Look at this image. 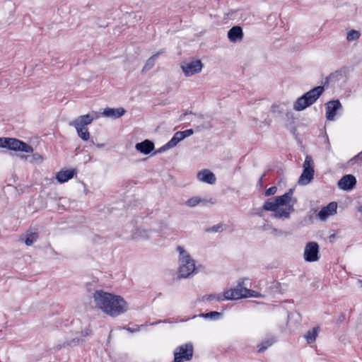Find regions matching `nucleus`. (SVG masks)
Returning a JSON list of instances; mask_svg holds the SVG:
<instances>
[{
    "instance_id": "1",
    "label": "nucleus",
    "mask_w": 362,
    "mask_h": 362,
    "mask_svg": "<svg viewBox=\"0 0 362 362\" xmlns=\"http://www.w3.org/2000/svg\"><path fill=\"white\" fill-rule=\"evenodd\" d=\"M93 298L95 306L111 317H117L128 310L127 303L120 296L96 290Z\"/></svg>"
},
{
    "instance_id": "2",
    "label": "nucleus",
    "mask_w": 362,
    "mask_h": 362,
    "mask_svg": "<svg viewBox=\"0 0 362 362\" xmlns=\"http://www.w3.org/2000/svg\"><path fill=\"white\" fill-rule=\"evenodd\" d=\"M293 189H289L281 196H276L267 199L263 204V209L272 211L275 218L288 220L294 209L296 199H293Z\"/></svg>"
},
{
    "instance_id": "3",
    "label": "nucleus",
    "mask_w": 362,
    "mask_h": 362,
    "mask_svg": "<svg viewBox=\"0 0 362 362\" xmlns=\"http://www.w3.org/2000/svg\"><path fill=\"white\" fill-rule=\"evenodd\" d=\"M245 279H240L238 281V284L235 288H230L223 292V295L221 294H209L205 295L202 296V300H208V301H222L224 300H238L243 298H248V297H258L259 293L253 290L247 289L246 288H243V286L244 284Z\"/></svg>"
},
{
    "instance_id": "4",
    "label": "nucleus",
    "mask_w": 362,
    "mask_h": 362,
    "mask_svg": "<svg viewBox=\"0 0 362 362\" xmlns=\"http://www.w3.org/2000/svg\"><path fill=\"white\" fill-rule=\"evenodd\" d=\"M325 90L324 86H318L299 97L293 104V109L302 111L314 104Z\"/></svg>"
},
{
    "instance_id": "5",
    "label": "nucleus",
    "mask_w": 362,
    "mask_h": 362,
    "mask_svg": "<svg viewBox=\"0 0 362 362\" xmlns=\"http://www.w3.org/2000/svg\"><path fill=\"white\" fill-rule=\"evenodd\" d=\"M180 267L179 278H188L195 272V262L182 246H178Z\"/></svg>"
},
{
    "instance_id": "6",
    "label": "nucleus",
    "mask_w": 362,
    "mask_h": 362,
    "mask_svg": "<svg viewBox=\"0 0 362 362\" xmlns=\"http://www.w3.org/2000/svg\"><path fill=\"white\" fill-rule=\"evenodd\" d=\"M303 173L298 179L300 185H306L309 184L314 177V162L311 156L307 155L303 165Z\"/></svg>"
},
{
    "instance_id": "7",
    "label": "nucleus",
    "mask_w": 362,
    "mask_h": 362,
    "mask_svg": "<svg viewBox=\"0 0 362 362\" xmlns=\"http://www.w3.org/2000/svg\"><path fill=\"white\" fill-rule=\"evenodd\" d=\"M194 353L193 345L187 343L178 346L174 351V361L184 362L192 359Z\"/></svg>"
},
{
    "instance_id": "8",
    "label": "nucleus",
    "mask_w": 362,
    "mask_h": 362,
    "mask_svg": "<svg viewBox=\"0 0 362 362\" xmlns=\"http://www.w3.org/2000/svg\"><path fill=\"white\" fill-rule=\"evenodd\" d=\"M180 67L185 76L189 77L200 73L203 68V64L200 59H189L181 62Z\"/></svg>"
},
{
    "instance_id": "9",
    "label": "nucleus",
    "mask_w": 362,
    "mask_h": 362,
    "mask_svg": "<svg viewBox=\"0 0 362 362\" xmlns=\"http://www.w3.org/2000/svg\"><path fill=\"white\" fill-rule=\"evenodd\" d=\"M304 259L306 262H313L319 259V245L316 242H309L304 250Z\"/></svg>"
},
{
    "instance_id": "10",
    "label": "nucleus",
    "mask_w": 362,
    "mask_h": 362,
    "mask_svg": "<svg viewBox=\"0 0 362 362\" xmlns=\"http://www.w3.org/2000/svg\"><path fill=\"white\" fill-rule=\"evenodd\" d=\"M7 148L12 151H20L25 153L33 152V148L31 146L14 138H8Z\"/></svg>"
},
{
    "instance_id": "11",
    "label": "nucleus",
    "mask_w": 362,
    "mask_h": 362,
    "mask_svg": "<svg viewBox=\"0 0 362 362\" xmlns=\"http://www.w3.org/2000/svg\"><path fill=\"white\" fill-rule=\"evenodd\" d=\"M326 118L327 120L333 121L337 115V110L341 109L342 106L339 100H330L325 104Z\"/></svg>"
},
{
    "instance_id": "12",
    "label": "nucleus",
    "mask_w": 362,
    "mask_h": 362,
    "mask_svg": "<svg viewBox=\"0 0 362 362\" xmlns=\"http://www.w3.org/2000/svg\"><path fill=\"white\" fill-rule=\"evenodd\" d=\"M337 185L343 190H351L356 185V179L352 175H345L338 181Z\"/></svg>"
},
{
    "instance_id": "13",
    "label": "nucleus",
    "mask_w": 362,
    "mask_h": 362,
    "mask_svg": "<svg viewBox=\"0 0 362 362\" xmlns=\"http://www.w3.org/2000/svg\"><path fill=\"white\" fill-rule=\"evenodd\" d=\"M227 36L230 42H238L243 40L244 34L242 28L239 25H235L228 31Z\"/></svg>"
},
{
    "instance_id": "14",
    "label": "nucleus",
    "mask_w": 362,
    "mask_h": 362,
    "mask_svg": "<svg viewBox=\"0 0 362 362\" xmlns=\"http://www.w3.org/2000/svg\"><path fill=\"white\" fill-rule=\"evenodd\" d=\"M337 204L335 202L329 203L326 206L321 209L318 213L320 219L325 220L329 216L333 215L337 212Z\"/></svg>"
},
{
    "instance_id": "15",
    "label": "nucleus",
    "mask_w": 362,
    "mask_h": 362,
    "mask_svg": "<svg viewBox=\"0 0 362 362\" xmlns=\"http://www.w3.org/2000/svg\"><path fill=\"white\" fill-rule=\"evenodd\" d=\"M197 179L203 182L213 185L216 181L215 175L209 170L205 169L199 171L197 173Z\"/></svg>"
},
{
    "instance_id": "16",
    "label": "nucleus",
    "mask_w": 362,
    "mask_h": 362,
    "mask_svg": "<svg viewBox=\"0 0 362 362\" xmlns=\"http://www.w3.org/2000/svg\"><path fill=\"white\" fill-rule=\"evenodd\" d=\"M154 144L153 141L146 139L140 143H137L135 146L136 151L144 155L149 154L154 149Z\"/></svg>"
},
{
    "instance_id": "17",
    "label": "nucleus",
    "mask_w": 362,
    "mask_h": 362,
    "mask_svg": "<svg viewBox=\"0 0 362 362\" xmlns=\"http://www.w3.org/2000/svg\"><path fill=\"white\" fill-rule=\"evenodd\" d=\"M93 120V117L89 114H87L78 117L74 120L71 121L69 124L70 126H80L83 127L90 124Z\"/></svg>"
},
{
    "instance_id": "18",
    "label": "nucleus",
    "mask_w": 362,
    "mask_h": 362,
    "mask_svg": "<svg viewBox=\"0 0 362 362\" xmlns=\"http://www.w3.org/2000/svg\"><path fill=\"white\" fill-rule=\"evenodd\" d=\"M126 112V110L123 107L118 108H110L107 107L104 110L103 114L107 117H111L113 119H117L123 116Z\"/></svg>"
},
{
    "instance_id": "19",
    "label": "nucleus",
    "mask_w": 362,
    "mask_h": 362,
    "mask_svg": "<svg viewBox=\"0 0 362 362\" xmlns=\"http://www.w3.org/2000/svg\"><path fill=\"white\" fill-rule=\"evenodd\" d=\"M74 175V170H61L57 174L56 179L59 183H64L71 179Z\"/></svg>"
},
{
    "instance_id": "20",
    "label": "nucleus",
    "mask_w": 362,
    "mask_h": 362,
    "mask_svg": "<svg viewBox=\"0 0 362 362\" xmlns=\"http://www.w3.org/2000/svg\"><path fill=\"white\" fill-rule=\"evenodd\" d=\"M165 52L164 49H160L157 53L153 54L146 62L143 69L142 72H146L149 70H151L155 65V61L156 59Z\"/></svg>"
},
{
    "instance_id": "21",
    "label": "nucleus",
    "mask_w": 362,
    "mask_h": 362,
    "mask_svg": "<svg viewBox=\"0 0 362 362\" xmlns=\"http://www.w3.org/2000/svg\"><path fill=\"white\" fill-rule=\"evenodd\" d=\"M207 202H211V204L214 203L212 199H210L209 201H207L206 199H202L199 197H193L189 199L185 202V204L189 207H194L199 204L203 203L204 204H206Z\"/></svg>"
},
{
    "instance_id": "22",
    "label": "nucleus",
    "mask_w": 362,
    "mask_h": 362,
    "mask_svg": "<svg viewBox=\"0 0 362 362\" xmlns=\"http://www.w3.org/2000/svg\"><path fill=\"white\" fill-rule=\"evenodd\" d=\"M319 332L318 327H313L309 329L305 334V338L308 344H312L316 340V337Z\"/></svg>"
},
{
    "instance_id": "23",
    "label": "nucleus",
    "mask_w": 362,
    "mask_h": 362,
    "mask_svg": "<svg viewBox=\"0 0 362 362\" xmlns=\"http://www.w3.org/2000/svg\"><path fill=\"white\" fill-rule=\"evenodd\" d=\"M77 132L78 136L83 141H88L90 138V133L86 127L74 126Z\"/></svg>"
},
{
    "instance_id": "24",
    "label": "nucleus",
    "mask_w": 362,
    "mask_h": 362,
    "mask_svg": "<svg viewBox=\"0 0 362 362\" xmlns=\"http://www.w3.org/2000/svg\"><path fill=\"white\" fill-rule=\"evenodd\" d=\"M149 238L148 231L146 230L136 229L132 234V238L135 240L148 239Z\"/></svg>"
},
{
    "instance_id": "25",
    "label": "nucleus",
    "mask_w": 362,
    "mask_h": 362,
    "mask_svg": "<svg viewBox=\"0 0 362 362\" xmlns=\"http://www.w3.org/2000/svg\"><path fill=\"white\" fill-rule=\"evenodd\" d=\"M275 342L274 339H268L257 346L259 353L264 352L268 347L271 346Z\"/></svg>"
},
{
    "instance_id": "26",
    "label": "nucleus",
    "mask_w": 362,
    "mask_h": 362,
    "mask_svg": "<svg viewBox=\"0 0 362 362\" xmlns=\"http://www.w3.org/2000/svg\"><path fill=\"white\" fill-rule=\"evenodd\" d=\"M184 139L182 138V136H181V133L180 132H177L172 137V139L168 142V146H172L173 148L175 147V146H177V144L181 141L182 140H183Z\"/></svg>"
},
{
    "instance_id": "27",
    "label": "nucleus",
    "mask_w": 362,
    "mask_h": 362,
    "mask_svg": "<svg viewBox=\"0 0 362 362\" xmlns=\"http://www.w3.org/2000/svg\"><path fill=\"white\" fill-rule=\"evenodd\" d=\"M38 233L37 232H29L27 234V238L25 243L28 246L32 245L37 239Z\"/></svg>"
},
{
    "instance_id": "28",
    "label": "nucleus",
    "mask_w": 362,
    "mask_h": 362,
    "mask_svg": "<svg viewBox=\"0 0 362 362\" xmlns=\"http://www.w3.org/2000/svg\"><path fill=\"white\" fill-rule=\"evenodd\" d=\"M344 71L342 69L337 70L329 75V79L332 82L338 81L343 77Z\"/></svg>"
},
{
    "instance_id": "29",
    "label": "nucleus",
    "mask_w": 362,
    "mask_h": 362,
    "mask_svg": "<svg viewBox=\"0 0 362 362\" xmlns=\"http://www.w3.org/2000/svg\"><path fill=\"white\" fill-rule=\"evenodd\" d=\"M360 36L361 33L359 31L356 30H351L347 33L346 40L349 42L357 40L360 37Z\"/></svg>"
},
{
    "instance_id": "30",
    "label": "nucleus",
    "mask_w": 362,
    "mask_h": 362,
    "mask_svg": "<svg viewBox=\"0 0 362 362\" xmlns=\"http://www.w3.org/2000/svg\"><path fill=\"white\" fill-rule=\"evenodd\" d=\"M200 317L208 319H218L222 316V313L216 312V311H211L206 313H202L199 315Z\"/></svg>"
},
{
    "instance_id": "31",
    "label": "nucleus",
    "mask_w": 362,
    "mask_h": 362,
    "mask_svg": "<svg viewBox=\"0 0 362 362\" xmlns=\"http://www.w3.org/2000/svg\"><path fill=\"white\" fill-rule=\"evenodd\" d=\"M225 225L218 223L217 225L213 226L212 227L206 228V231L208 233H219L223 231Z\"/></svg>"
},
{
    "instance_id": "32",
    "label": "nucleus",
    "mask_w": 362,
    "mask_h": 362,
    "mask_svg": "<svg viewBox=\"0 0 362 362\" xmlns=\"http://www.w3.org/2000/svg\"><path fill=\"white\" fill-rule=\"evenodd\" d=\"M270 234H272V235H273L274 236H281V235H288V233L285 232L284 230H279L277 228H272Z\"/></svg>"
},
{
    "instance_id": "33",
    "label": "nucleus",
    "mask_w": 362,
    "mask_h": 362,
    "mask_svg": "<svg viewBox=\"0 0 362 362\" xmlns=\"http://www.w3.org/2000/svg\"><path fill=\"white\" fill-rule=\"evenodd\" d=\"M276 192H277V187L272 186V187L268 188L265 191L264 194L266 197H269V196L275 194L276 193Z\"/></svg>"
},
{
    "instance_id": "34",
    "label": "nucleus",
    "mask_w": 362,
    "mask_h": 362,
    "mask_svg": "<svg viewBox=\"0 0 362 362\" xmlns=\"http://www.w3.org/2000/svg\"><path fill=\"white\" fill-rule=\"evenodd\" d=\"M181 133V136H182L183 139H185L186 137H188L193 134L194 131L192 129H186L185 131H180Z\"/></svg>"
},
{
    "instance_id": "35",
    "label": "nucleus",
    "mask_w": 362,
    "mask_h": 362,
    "mask_svg": "<svg viewBox=\"0 0 362 362\" xmlns=\"http://www.w3.org/2000/svg\"><path fill=\"white\" fill-rule=\"evenodd\" d=\"M8 138H1L0 137V147L7 148L8 147Z\"/></svg>"
},
{
    "instance_id": "36",
    "label": "nucleus",
    "mask_w": 362,
    "mask_h": 362,
    "mask_svg": "<svg viewBox=\"0 0 362 362\" xmlns=\"http://www.w3.org/2000/svg\"><path fill=\"white\" fill-rule=\"evenodd\" d=\"M265 211V209H263V206L262 207L257 208L255 209L254 214L260 217L263 216V212Z\"/></svg>"
},
{
    "instance_id": "37",
    "label": "nucleus",
    "mask_w": 362,
    "mask_h": 362,
    "mask_svg": "<svg viewBox=\"0 0 362 362\" xmlns=\"http://www.w3.org/2000/svg\"><path fill=\"white\" fill-rule=\"evenodd\" d=\"M172 148H173L172 146H168V143H167L164 146H163L161 148H160L155 153H161V152H163V151H165L168 149Z\"/></svg>"
},
{
    "instance_id": "38",
    "label": "nucleus",
    "mask_w": 362,
    "mask_h": 362,
    "mask_svg": "<svg viewBox=\"0 0 362 362\" xmlns=\"http://www.w3.org/2000/svg\"><path fill=\"white\" fill-rule=\"evenodd\" d=\"M261 228L264 231H269L270 233L272 230V228H273V227L269 224H264V226H262L261 227Z\"/></svg>"
},
{
    "instance_id": "39",
    "label": "nucleus",
    "mask_w": 362,
    "mask_h": 362,
    "mask_svg": "<svg viewBox=\"0 0 362 362\" xmlns=\"http://www.w3.org/2000/svg\"><path fill=\"white\" fill-rule=\"evenodd\" d=\"M345 320V315L341 313L337 320V323L340 324L342 323Z\"/></svg>"
},
{
    "instance_id": "40",
    "label": "nucleus",
    "mask_w": 362,
    "mask_h": 362,
    "mask_svg": "<svg viewBox=\"0 0 362 362\" xmlns=\"http://www.w3.org/2000/svg\"><path fill=\"white\" fill-rule=\"evenodd\" d=\"M33 156L35 160H42V157L39 153H34L33 155Z\"/></svg>"
},
{
    "instance_id": "41",
    "label": "nucleus",
    "mask_w": 362,
    "mask_h": 362,
    "mask_svg": "<svg viewBox=\"0 0 362 362\" xmlns=\"http://www.w3.org/2000/svg\"><path fill=\"white\" fill-rule=\"evenodd\" d=\"M332 80L331 79H329V76H327L325 79V82H324V87L325 86H327L329 85V83H332Z\"/></svg>"
},
{
    "instance_id": "42",
    "label": "nucleus",
    "mask_w": 362,
    "mask_h": 362,
    "mask_svg": "<svg viewBox=\"0 0 362 362\" xmlns=\"http://www.w3.org/2000/svg\"><path fill=\"white\" fill-rule=\"evenodd\" d=\"M358 159H362V151L359 153L358 155H356L353 160H358Z\"/></svg>"
},
{
    "instance_id": "43",
    "label": "nucleus",
    "mask_w": 362,
    "mask_h": 362,
    "mask_svg": "<svg viewBox=\"0 0 362 362\" xmlns=\"http://www.w3.org/2000/svg\"><path fill=\"white\" fill-rule=\"evenodd\" d=\"M264 176H265V174H263V175L261 176V177L259 178V181H258V182H259V185H262V180H263V178H264Z\"/></svg>"
},
{
    "instance_id": "44",
    "label": "nucleus",
    "mask_w": 362,
    "mask_h": 362,
    "mask_svg": "<svg viewBox=\"0 0 362 362\" xmlns=\"http://www.w3.org/2000/svg\"><path fill=\"white\" fill-rule=\"evenodd\" d=\"M126 329H127V331L130 332H134V331L132 328H130V327H127V328H126Z\"/></svg>"
},
{
    "instance_id": "45",
    "label": "nucleus",
    "mask_w": 362,
    "mask_h": 362,
    "mask_svg": "<svg viewBox=\"0 0 362 362\" xmlns=\"http://www.w3.org/2000/svg\"><path fill=\"white\" fill-rule=\"evenodd\" d=\"M52 252H53L54 254H56V255L57 254V252H55V251H54V250L52 249Z\"/></svg>"
}]
</instances>
